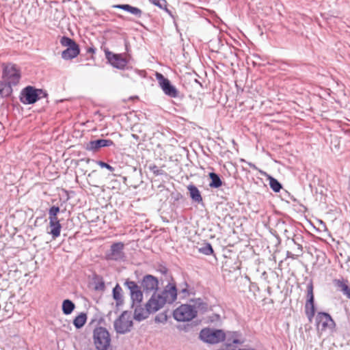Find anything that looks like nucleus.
<instances>
[{"label":"nucleus","instance_id":"nucleus-1","mask_svg":"<svg viewBox=\"0 0 350 350\" xmlns=\"http://www.w3.org/2000/svg\"><path fill=\"white\" fill-rule=\"evenodd\" d=\"M47 95V93L43 90L28 85L22 90L20 100L25 105H31L42 98H46Z\"/></svg>","mask_w":350,"mask_h":350},{"label":"nucleus","instance_id":"nucleus-2","mask_svg":"<svg viewBox=\"0 0 350 350\" xmlns=\"http://www.w3.org/2000/svg\"><path fill=\"white\" fill-rule=\"evenodd\" d=\"M93 340L97 350H107L111 344L110 334L103 327H97L94 329Z\"/></svg>","mask_w":350,"mask_h":350},{"label":"nucleus","instance_id":"nucleus-3","mask_svg":"<svg viewBox=\"0 0 350 350\" xmlns=\"http://www.w3.org/2000/svg\"><path fill=\"white\" fill-rule=\"evenodd\" d=\"M2 82L16 85L21 79V72L15 64H3Z\"/></svg>","mask_w":350,"mask_h":350},{"label":"nucleus","instance_id":"nucleus-4","mask_svg":"<svg viewBox=\"0 0 350 350\" xmlns=\"http://www.w3.org/2000/svg\"><path fill=\"white\" fill-rule=\"evenodd\" d=\"M200 338L206 343L217 344L226 340V334L221 329L204 328L200 331Z\"/></svg>","mask_w":350,"mask_h":350},{"label":"nucleus","instance_id":"nucleus-5","mask_svg":"<svg viewBox=\"0 0 350 350\" xmlns=\"http://www.w3.org/2000/svg\"><path fill=\"white\" fill-rule=\"evenodd\" d=\"M198 314L196 308L189 304H182L174 310L173 317L180 322L189 321L194 319Z\"/></svg>","mask_w":350,"mask_h":350},{"label":"nucleus","instance_id":"nucleus-6","mask_svg":"<svg viewBox=\"0 0 350 350\" xmlns=\"http://www.w3.org/2000/svg\"><path fill=\"white\" fill-rule=\"evenodd\" d=\"M133 325V323L128 311H124L113 323L116 332L120 334L131 332Z\"/></svg>","mask_w":350,"mask_h":350},{"label":"nucleus","instance_id":"nucleus-7","mask_svg":"<svg viewBox=\"0 0 350 350\" xmlns=\"http://www.w3.org/2000/svg\"><path fill=\"white\" fill-rule=\"evenodd\" d=\"M124 244L122 242H116L111 244L110 249L105 252V259L116 262H124L126 254L124 252Z\"/></svg>","mask_w":350,"mask_h":350},{"label":"nucleus","instance_id":"nucleus-8","mask_svg":"<svg viewBox=\"0 0 350 350\" xmlns=\"http://www.w3.org/2000/svg\"><path fill=\"white\" fill-rule=\"evenodd\" d=\"M155 76L159 86L165 95L171 98H177L178 96V90L171 83L167 78L159 72H156Z\"/></svg>","mask_w":350,"mask_h":350},{"label":"nucleus","instance_id":"nucleus-9","mask_svg":"<svg viewBox=\"0 0 350 350\" xmlns=\"http://www.w3.org/2000/svg\"><path fill=\"white\" fill-rule=\"evenodd\" d=\"M124 284L130 291L132 301L131 307L134 308L135 305H139L143 300V292L141 290V287L135 282L129 279L126 280Z\"/></svg>","mask_w":350,"mask_h":350},{"label":"nucleus","instance_id":"nucleus-10","mask_svg":"<svg viewBox=\"0 0 350 350\" xmlns=\"http://www.w3.org/2000/svg\"><path fill=\"white\" fill-rule=\"evenodd\" d=\"M305 313L308 321L312 322L315 314L313 283L312 280L307 284V300L305 304Z\"/></svg>","mask_w":350,"mask_h":350},{"label":"nucleus","instance_id":"nucleus-11","mask_svg":"<svg viewBox=\"0 0 350 350\" xmlns=\"http://www.w3.org/2000/svg\"><path fill=\"white\" fill-rule=\"evenodd\" d=\"M105 57L113 67L120 70L124 69L129 62L122 54L113 53L109 51H105Z\"/></svg>","mask_w":350,"mask_h":350},{"label":"nucleus","instance_id":"nucleus-12","mask_svg":"<svg viewBox=\"0 0 350 350\" xmlns=\"http://www.w3.org/2000/svg\"><path fill=\"white\" fill-rule=\"evenodd\" d=\"M165 304V302L160 293L154 292L146 303L145 307L149 313H154L163 308Z\"/></svg>","mask_w":350,"mask_h":350},{"label":"nucleus","instance_id":"nucleus-13","mask_svg":"<svg viewBox=\"0 0 350 350\" xmlns=\"http://www.w3.org/2000/svg\"><path fill=\"white\" fill-rule=\"evenodd\" d=\"M317 328L325 331L327 328L332 329L335 326V323L331 316L327 312H318L316 317Z\"/></svg>","mask_w":350,"mask_h":350},{"label":"nucleus","instance_id":"nucleus-14","mask_svg":"<svg viewBox=\"0 0 350 350\" xmlns=\"http://www.w3.org/2000/svg\"><path fill=\"white\" fill-rule=\"evenodd\" d=\"M165 304H172L177 299V288L174 282H169L160 293Z\"/></svg>","mask_w":350,"mask_h":350},{"label":"nucleus","instance_id":"nucleus-15","mask_svg":"<svg viewBox=\"0 0 350 350\" xmlns=\"http://www.w3.org/2000/svg\"><path fill=\"white\" fill-rule=\"evenodd\" d=\"M159 281L157 278L152 275H146L144 276L142 282L141 288L146 293L150 292H156L158 289Z\"/></svg>","mask_w":350,"mask_h":350},{"label":"nucleus","instance_id":"nucleus-16","mask_svg":"<svg viewBox=\"0 0 350 350\" xmlns=\"http://www.w3.org/2000/svg\"><path fill=\"white\" fill-rule=\"evenodd\" d=\"M114 145L111 139H98L89 142L85 146V149L88 151L96 152L100 148L109 147Z\"/></svg>","mask_w":350,"mask_h":350},{"label":"nucleus","instance_id":"nucleus-17","mask_svg":"<svg viewBox=\"0 0 350 350\" xmlns=\"http://www.w3.org/2000/svg\"><path fill=\"white\" fill-rule=\"evenodd\" d=\"M237 332H232L231 337L228 338L226 343L217 350H236L234 345L241 344V342L237 338Z\"/></svg>","mask_w":350,"mask_h":350},{"label":"nucleus","instance_id":"nucleus-18","mask_svg":"<svg viewBox=\"0 0 350 350\" xmlns=\"http://www.w3.org/2000/svg\"><path fill=\"white\" fill-rule=\"evenodd\" d=\"M49 219V226L51 228L50 232H49L51 234L53 239H55L58 237L60 236L62 225L59 222V219Z\"/></svg>","mask_w":350,"mask_h":350},{"label":"nucleus","instance_id":"nucleus-19","mask_svg":"<svg viewBox=\"0 0 350 350\" xmlns=\"http://www.w3.org/2000/svg\"><path fill=\"white\" fill-rule=\"evenodd\" d=\"M80 53L79 46H70L62 53V58L65 60L72 59Z\"/></svg>","mask_w":350,"mask_h":350},{"label":"nucleus","instance_id":"nucleus-20","mask_svg":"<svg viewBox=\"0 0 350 350\" xmlns=\"http://www.w3.org/2000/svg\"><path fill=\"white\" fill-rule=\"evenodd\" d=\"M187 189L189 192L190 198L193 202L198 204H202L203 202L201 193L196 186L194 185H189L187 186Z\"/></svg>","mask_w":350,"mask_h":350},{"label":"nucleus","instance_id":"nucleus-21","mask_svg":"<svg viewBox=\"0 0 350 350\" xmlns=\"http://www.w3.org/2000/svg\"><path fill=\"white\" fill-rule=\"evenodd\" d=\"M113 8L123 10L139 18L141 17L142 14V11L139 8L133 7L129 4H118L113 5Z\"/></svg>","mask_w":350,"mask_h":350},{"label":"nucleus","instance_id":"nucleus-22","mask_svg":"<svg viewBox=\"0 0 350 350\" xmlns=\"http://www.w3.org/2000/svg\"><path fill=\"white\" fill-rule=\"evenodd\" d=\"M134 308V319L136 321H141L146 319L150 313L147 311L146 308L144 309L139 305H135Z\"/></svg>","mask_w":350,"mask_h":350},{"label":"nucleus","instance_id":"nucleus-23","mask_svg":"<svg viewBox=\"0 0 350 350\" xmlns=\"http://www.w3.org/2000/svg\"><path fill=\"white\" fill-rule=\"evenodd\" d=\"M122 289L121 286L117 284L115 287L113 288L112 295L113 298L116 301V306H120L123 304V298H122Z\"/></svg>","mask_w":350,"mask_h":350},{"label":"nucleus","instance_id":"nucleus-24","mask_svg":"<svg viewBox=\"0 0 350 350\" xmlns=\"http://www.w3.org/2000/svg\"><path fill=\"white\" fill-rule=\"evenodd\" d=\"M12 85L0 81V99L11 96L12 93Z\"/></svg>","mask_w":350,"mask_h":350},{"label":"nucleus","instance_id":"nucleus-25","mask_svg":"<svg viewBox=\"0 0 350 350\" xmlns=\"http://www.w3.org/2000/svg\"><path fill=\"white\" fill-rule=\"evenodd\" d=\"M208 176L211 179V182L208 185L211 188L216 189L222 185V180L219 174L215 172H210Z\"/></svg>","mask_w":350,"mask_h":350},{"label":"nucleus","instance_id":"nucleus-26","mask_svg":"<svg viewBox=\"0 0 350 350\" xmlns=\"http://www.w3.org/2000/svg\"><path fill=\"white\" fill-rule=\"evenodd\" d=\"M62 312L65 315L70 314L75 308V304L70 299H64L62 302Z\"/></svg>","mask_w":350,"mask_h":350},{"label":"nucleus","instance_id":"nucleus-27","mask_svg":"<svg viewBox=\"0 0 350 350\" xmlns=\"http://www.w3.org/2000/svg\"><path fill=\"white\" fill-rule=\"evenodd\" d=\"M87 314L85 312L80 313L73 320V325L77 329L81 328L86 323Z\"/></svg>","mask_w":350,"mask_h":350},{"label":"nucleus","instance_id":"nucleus-28","mask_svg":"<svg viewBox=\"0 0 350 350\" xmlns=\"http://www.w3.org/2000/svg\"><path fill=\"white\" fill-rule=\"evenodd\" d=\"M269 186L274 192H279L282 188V184L275 178L270 175H267Z\"/></svg>","mask_w":350,"mask_h":350},{"label":"nucleus","instance_id":"nucleus-29","mask_svg":"<svg viewBox=\"0 0 350 350\" xmlns=\"http://www.w3.org/2000/svg\"><path fill=\"white\" fill-rule=\"evenodd\" d=\"M59 42L62 46L67 48L79 45L73 39L65 36L61 38Z\"/></svg>","mask_w":350,"mask_h":350},{"label":"nucleus","instance_id":"nucleus-30","mask_svg":"<svg viewBox=\"0 0 350 350\" xmlns=\"http://www.w3.org/2000/svg\"><path fill=\"white\" fill-rule=\"evenodd\" d=\"M199 252L204 255H211L213 253V249L211 243H206L199 249Z\"/></svg>","mask_w":350,"mask_h":350},{"label":"nucleus","instance_id":"nucleus-31","mask_svg":"<svg viewBox=\"0 0 350 350\" xmlns=\"http://www.w3.org/2000/svg\"><path fill=\"white\" fill-rule=\"evenodd\" d=\"M148 168L155 176H161V175L167 176V173L164 170L159 169L154 164L149 165Z\"/></svg>","mask_w":350,"mask_h":350},{"label":"nucleus","instance_id":"nucleus-32","mask_svg":"<svg viewBox=\"0 0 350 350\" xmlns=\"http://www.w3.org/2000/svg\"><path fill=\"white\" fill-rule=\"evenodd\" d=\"M59 206H51L49 210V219H58L57 214L59 213Z\"/></svg>","mask_w":350,"mask_h":350},{"label":"nucleus","instance_id":"nucleus-33","mask_svg":"<svg viewBox=\"0 0 350 350\" xmlns=\"http://www.w3.org/2000/svg\"><path fill=\"white\" fill-rule=\"evenodd\" d=\"M152 4L161 9H165L167 4L166 0H149Z\"/></svg>","mask_w":350,"mask_h":350},{"label":"nucleus","instance_id":"nucleus-34","mask_svg":"<svg viewBox=\"0 0 350 350\" xmlns=\"http://www.w3.org/2000/svg\"><path fill=\"white\" fill-rule=\"evenodd\" d=\"M180 292L183 294L184 297H186L189 295L188 291V284L186 282H183L180 285Z\"/></svg>","mask_w":350,"mask_h":350},{"label":"nucleus","instance_id":"nucleus-35","mask_svg":"<svg viewBox=\"0 0 350 350\" xmlns=\"http://www.w3.org/2000/svg\"><path fill=\"white\" fill-rule=\"evenodd\" d=\"M97 164L103 168H106L109 170L111 172H113L115 170V168L110 165L109 164L103 161H98Z\"/></svg>","mask_w":350,"mask_h":350},{"label":"nucleus","instance_id":"nucleus-36","mask_svg":"<svg viewBox=\"0 0 350 350\" xmlns=\"http://www.w3.org/2000/svg\"><path fill=\"white\" fill-rule=\"evenodd\" d=\"M167 316L165 313L159 314L155 317V321L158 323H164L167 321Z\"/></svg>","mask_w":350,"mask_h":350},{"label":"nucleus","instance_id":"nucleus-37","mask_svg":"<svg viewBox=\"0 0 350 350\" xmlns=\"http://www.w3.org/2000/svg\"><path fill=\"white\" fill-rule=\"evenodd\" d=\"M94 288L96 291H104L105 288V284L104 281L103 280H101L100 281H98V282H96L95 284Z\"/></svg>","mask_w":350,"mask_h":350},{"label":"nucleus","instance_id":"nucleus-38","mask_svg":"<svg viewBox=\"0 0 350 350\" xmlns=\"http://www.w3.org/2000/svg\"><path fill=\"white\" fill-rule=\"evenodd\" d=\"M196 305L202 309L206 308L207 307V304L204 303L201 299H198L196 300Z\"/></svg>","mask_w":350,"mask_h":350},{"label":"nucleus","instance_id":"nucleus-39","mask_svg":"<svg viewBox=\"0 0 350 350\" xmlns=\"http://www.w3.org/2000/svg\"><path fill=\"white\" fill-rule=\"evenodd\" d=\"M336 285L338 287L340 288L342 292L344 291L345 287H348V285L345 284L343 281L337 280Z\"/></svg>","mask_w":350,"mask_h":350},{"label":"nucleus","instance_id":"nucleus-40","mask_svg":"<svg viewBox=\"0 0 350 350\" xmlns=\"http://www.w3.org/2000/svg\"><path fill=\"white\" fill-rule=\"evenodd\" d=\"M294 237H295L294 238H292V239H291V241L293 242V243H294L295 245H297V244H298V243H299V239H300V240H301V239H302V237H297V236H295V235Z\"/></svg>","mask_w":350,"mask_h":350},{"label":"nucleus","instance_id":"nucleus-41","mask_svg":"<svg viewBox=\"0 0 350 350\" xmlns=\"http://www.w3.org/2000/svg\"><path fill=\"white\" fill-rule=\"evenodd\" d=\"M283 234L284 235V237L287 239H291V233H290V231L288 230V229H284V232H283Z\"/></svg>","mask_w":350,"mask_h":350},{"label":"nucleus","instance_id":"nucleus-42","mask_svg":"<svg viewBox=\"0 0 350 350\" xmlns=\"http://www.w3.org/2000/svg\"><path fill=\"white\" fill-rule=\"evenodd\" d=\"M342 293L346 296L349 295V294H350V288L349 286L348 287H345L344 291H342Z\"/></svg>","mask_w":350,"mask_h":350},{"label":"nucleus","instance_id":"nucleus-43","mask_svg":"<svg viewBox=\"0 0 350 350\" xmlns=\"http://www.w3.org/2000/svg\"><path fill=\"white\" fill-rule=\"evenodd\" d=\"M160 271H161V273L162 274L165 275V274H167V272H168V269H167V268H166L165 267H161V268L160 269Z\"/></svg>","mask_w":350,"mask_h":350},{"label":"nucleus","instance_id":"nucleus-44","mask_svg":"<svg viewBox=\"0 0 350 350\" xmlns=\"http://www.w3.org/2000/svg\"><path fill=\"white\" fill-rule=\"evenodd\" d=\"M96 51V49L94 47H89L88 49H87V52L88 53H94Z\"/></svg>","mask_w":350,"mask_h":350},{"label":"nucleus","instance_id":"nucleus-45","mask_svg":"<svg viewBox=\"0 0 350 350\" xmlns=\"http://www.w3.org/2000/svg\"><path fill=\"white\" fill-rule=\"evenodd\" d=\"M297 246L298 250H299L300 252L303 250V247L301 244L299 242L298 244L296 245Z\"/></svg>","mask_w":350,"mask_h":350},{"label":"nucleus","instance_id":"nucleus-46","mask_svg":"<svg viewBox=\"0 0 350 350\" xmlns=\"http://www.w3.org/2000/svg\"><path fill=\"white\" fill-rule=\"evenodd\" d=\"M163 10H165V12H167L170 16H171L172 17L173 16L172 12H171L170 10H169L167 9V7H166V8H165V9H163Z\"/></svg>","mask_w":350,"mask_h":350},{"label":"nucleus","instance_id":"nucleus-47","mask_svg":"<svg viewBox=\"0 0 350 350\" xmlns=\"http://www.w3.org/2000/svg\"><path fill=\"white\" fill-rule=\"evenodd\" d=\"M163 10H165V12H167L170 16H171L172 17L173 16L172 12H171L170 10H169L167 9V7H166V8H165V9H163Z\"/></svg>","mask_w":350,"mask_h":350},{"label":"nucleus","instance_id":"nucleus-48","mask_svg":"<svg viewBox=\"0 0 350 350\" xmlns=\"http://www.w3.org/2000/svg\"><path fill=\"white\" fill-rule=\"evenodd\" d=\"M131 136H132L133 138H134L136 140L139 139V136L137 135H136V134H132Z\"/></svg>","mask_w":350,"mask_h":350},{"label":"nucleus","instance_id":"nucleus-49","mask_svg":"<svg viewBox=\"0 0 350 350\" xmlns=\"http://www.w3.org/2000/svg\"><path fill=\"white\" fill-rule=\"evenodd\" d=\"M248 165H249L251 167H252V168H254V169H256V165H255L254 164L252 163H248Z\"/></svg>","mask_w":350,"mask_h":350},{"label":"nucleus","instance_id":"nucleus-50","mask_svg":"<svg viewBox=\"0 0 350 350\" xmlns=\"http://www.w3.org/2000/svg\"><path fill=\"white\" fill-rule=\"evenodd\" d=\"M348 190L350 192V183H349V187H348Z\"/></svg>","mask_w":350,"mask_h":350},{"label":"nucleus","instance_id":"nucleus-51","mask_svg":"<svg viewBox=\"0 0 350 350\" xmlns=\"http://www.w3.org/2000/svg\"><path fill=\"white\" fill-rule=\"evenodd\" d=\"M347 297L350 299V293L349 294V295H347Z\"/></svg>","mask_w":350,"mask_h":350},{"label":"nucleus","instance_id":"nucleus-52","mask_svg":"<svg viewBox=\"0 0 350 350\" xmlns=\"http://www.w3.org/2000/svg\"><path fill=\"white\" fill-rule=\"evenodd\" d=\"M196 83H198L200 84V83L197 79L196 80Z\"/></svg>","mask_w":350,"mask_h":350}]
</instances>
